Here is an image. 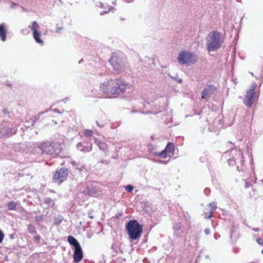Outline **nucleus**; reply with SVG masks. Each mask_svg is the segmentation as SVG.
Returning a JSON list of instances; mask_svg holds the SVG:
<instances>
[{
    "label": "nucleus",
    "mask_w": 263,
    "mask_h": 263,
    "mask_svg": "<svg viewBox=\"0 0 263 263\" xmlns=\"http://www.w3.org/2000/svg\"><path fill=\"white\" fill-rule=\"evenodd\" d=\"M128 83L120 79H110L104 82L100 86L101 90L109 97L124 92Z\"/></svg>",
    "instance_id": "f257e3e1"
},
{
    "label": "nucleus",
    "mask_w": 263,
    "mask_h": 263,
    "mask_svg": "<svg viewBox=\"0 0 263 263\" xmlns=\"http://www.w3.org/2000/svg\"><path fill=\"white\" fill-rule=\"evenodd\" d=\"M126 229L129 238L132 240H137L141 237L143 226L137 220H130L126 224Z\"/></svg>",
    "instance_id": "f03ea898"
},
{
    "label": "nucleus",
    "mask_w": 263,
    "mask_h": 263,
    "mask_svg": "<svg viewBox=\"0 0 263 263\" xmlns=\"http://www.w3.org/2000/svg\"><path fill=\"white\" fill-rule=\"evenodd\" d=\"M206 49L209 51L217 50L221 47L220 34L217 31L211 32L206 37Z\"/></svg>",
    "instance_id": "7ed1b4c3"
},
{
    "label": "nucleus",
    "mask_w": 263,
    "mask_h": 263,
    "mask_svg": "<svg viewBox=\"0 0 263 263\" xmlns=\"http://www.w3.org/2000/svg\"><path fill=\"white\" fill-rule=\"evenodd\" d=\"M40 149L43 153L49 155H54L60 152L61 147L59 143L46 142L40 144Z\"/></svg>",
    "instance_id": "20e7f679"
},
{
    "label": "nucleus",
    "mask_w": 263,
    "mask_h": 263,
    "mask_svg": "<svg viewBox=\"0 0 263 263\" xmlns=\"http://www.w3.org/2000/svg\"><path fill=\"white\" fill-rule=\"evenodd\" d=\"M109 62L112 66L114 69L118 71V73L123 71L125 68V65L122 59L117 53H112L109 60Z\"/></svg>",
    "instance_id": "39448f33"
},
{
    "label": "nucleus",
    "mask_w": 263,
    "mask_h": 263,
    "mask_svg": "<svg viewBox=\"0 0 263 263\" xmlns=\"http://www.w3.org/2000/svg\"><path fill=\"white\" fill-rule=\"evenodd\" d=\"M68 175V170L66 167H62L57 170L53 175V182L61 184L66 180Z\"/></svg>",
    "instance_id": "423d86ee"
},
{
    "label": "nucleus",
    "mask_w": 263,
    "mask_h": 263,
    "mask_svg": "<svg viewBox=\"0 0 263 263\" xmlns=\"http://www.w3.org/2000/svg\"><path fill=\"white\" fill-rule=\"evenodd\" d=\"M178 61L181 64H191L194 63L196 59L194 54L183 51L179 54Z\"/></svg>",
    "instance_id": "0eeeda50"
},
{
    "label": "nucleus",
    "mask_w": 263,
    "mask_h": 263,
    "mask_svg": "<svg viewBox=\"0 0 263 263\" xmlns=\"http://www.w3.org/2000/svg\"><path fill=\"white\" fill-rule=\"evenodd\" d=\"M256 87V84H254L251 86V88L249 89H248L246 92V95L245 96V98L243 101L244 104L247 107H250L253 105V102L255 99Z\"/></svg>",
    "instance_id": "6e6552de"
},
{
    "label": "nucleus",
    "mask_w": 263,
    "mask_h": 263,
    "mask_svg": "<svg viewBox=\"0 0 263 263\" xmlns=\"http://www.w3.org/2000/svg\"><path fill=\"white\" fill-rule=\"evenodd\" d=\"M40 26L37 23L34 21L32 23L31 30L32 31L33 36L36 43L43 45V41L41 39V33L38 31Z\"/></svg>",
    "instance_id": "1a4fd4ad"
},
{
    "label": "nucleus",
    "mask_w": 263,
    "mask_h": 263,
    "mask_svg": "<svg viewBox=\"0 0 263 263\" xmlns=\"http://www.w3.org/2000/svg\"><path fill=\"white\" fill-rule=\"evenodd\" d=\"M216 88L213 85H208L203 90L201 93V98L206 99L211 96L215 91Z\"/></svg>",
    "instance_id": "9d476101"
},
{
    "label": "nucleus",
    "mask_w": 263,
    "mask_h": 263,
    "mask_svg": "<svg viewBox=\"0 0 263 263\" xmlns=\"http://www.w3.org/2000/svg\"><path fill=\"white\" fill-rule=\"evenodd\" d=\"M73 261L78 263L81 261L83 258V254L81 247L74 248L73 255Z\"/></svg>",
    "instance_id": "9b49d317"
},
{
    "label": "nucleus",
    "mask_w": 263,
    "mask_h": 263,
    "mask_svg": "<svg viewBox=\"0 0 263 263\" xmlns=\"http://www.w3.org/2000/svg\"><path fill=\"white\" fill-rule=\"evenodd\" d=\"M7 30L6 26L4 24H0V38L3 42L6 40Z\"/></svg>",
    "instance_id": "f8f14e48"
},
{
    "label": "nucleus",
    "mask_w": 263,
    "mask_h": 263,
    "mask_svg": "<svg viewBox=\"0 0 263 263\" xmlns=\"http://www.w3.org/2000/svg\"><path fill=\"white\" fill-rule=\"evenodd\" d=\"M154 155L156 157H160L163 159H166L167 158H171L174 155L170 154L167 151H165V149L163 150L161 152H156L154 153Z\"/></svg>",
    "instance_id": "ddd939ff"
},
{
    "label": "nucleus",
    "mask_w": 263,
    "mask_h": 263,
    "mask_svg": "<svg viewBox=\"0 0 263 263\" xmlns=\"http://www.w3.org/2000/svg\"><path fill=\"white\" fill-rule=\"evenodd\" d=\"M97 192L96 188L92 186H87L83 191V193L86 195L92 196Z\"/></svg>",
    "instance_id": "4468645a"
},
{
    "label": "nucleus",
    "mask_w": 263,
    "mask_h": 263,
    "mask_svg": "<svg viewBox=\"0 0 263 263\" xmlns=\"http://www.w3.org/2000/svg\"><path fill=\"white\" fill-rule=\"evenodd\" d=\"M232 154L234 156H233V160H236L239 159H241L242 157V153L240 150L234 149L231 151Z\"/></svg>",
    "instance_id": "2eb2a0df"
},
{
    "label": "nucleus",
    "mask_w": 263,
    "mask_h": 263,
    "mask_svg": "<svg viewBox=\"0 0 263 263\" xmlns=\"http://www.w3.org/2000/svg\"><path fill=\"white\" fill-rule=\"evenodd\" d=\"M164 149L170 154L174 155L175 152V145L173 143L169 142L167 143Z\"/></svg>",
    "instance_id": "dca6fc26"
},
{
    "label": "nucleus",
    "mask_w": 263,
    "mask_h": 263,
    "mask_svg": "<svg viewBox=\"0 0 263 263\" xmlns=\"http://www.w3.org/2000/svg\"><path fill=\"white\" fill-rule=\"evenodd\" d=\"M67 240L71 245L74 246V248L80 247V245L77 239L72 236H68Z\"/></svg>",
    "instance_id": "f3484780"
},
{
    "label": "nucleus",
    "mask_w": 263,
    "mask_h": 263,
    "mask_svg": "<svg viewBox=\"0 0 263 263\" xmlns=\"http://www.w3.org/2000/svg\"><path fill=\"white\" fill-rule=\"evenodd\" d=\"M78 147L79 149L84 152H90L92 149V144H90L89 146H84L82 143H79Z\"/></svg>",
    "instance_id": "a211bd4d"
},
{
    "label": "nucleus",
    "mask_w": 263,
    "mask_h": 263,
    "mask_svg": "<svg viewBox=\"0 0 263 263\" xmlns=\"http://www.w3.org/2000/svg\"><path fill=\"white\" fill-rule=\"evenodd\" d=\"M28 232L31 234H35L37 233L35 227L32 224H30L27 226Z\"/></svg>",
    "instance_id": "6ab92c4d"
},
{
    "label": "nucleus",
    "mask_w": 263,
    "mask_h": 263,
    "mask_svg": "<svg viewBox=\"0 0 263 263\" xmlns=\"http://www.w3.org/2000/svg\"><path fill=\"white\" fill-rule=\"evenodd\" d=\"M213 212V209L212 210H208L207 211L204 212L203 216L206 219H210L212 216V213Z\"/></svg>",
    "instance_id": "aec40b11"
},
{
    "label": "nucleus",
    "mask_w": 263,
    "mask_h": 263,
    "mask_svg": "<svg viewBox=\"0 0 263 263\" xmlns=\"http://www.w3.org/2000/svg\"><path fill=\"white\" fill-rule=\"evenodd\" d=\"M8 208L9 210H16V203L14 201H10L8 203Z\"/></svg>",
    "instance_id": "412c9836"
},
{
    "label": "nucleus",
    "mask_w": 263,
    "mask_h": 263,
    "mask_svg": "<svg viewBox=\"0 0 263 263\" xmlns=\"http://www.w3.org/2000/svg\"><path fill=\"white\" fill-rule=\"evenodd\" d=\"M84 135L87 137H91L93 136V133L92 130L85 129L84 132Z\"/></svg>",
    "instance_id": "4be33fe9"
},
{
    "label": "nucleus",
    "mask_w": 263,
    "mask_h": 263,
    "mask_svg": "<svg viewBox=\"0 0 263 263\" xmlns=\"http://www.w3.org/2000/svg\"><path fill=\"white\" fill-rule=\"evenodd\" d=\"M41 237L40 235H35L33 237L34 242L36 243H39L41 240Z\"/></svg>",
    "instance_id": "5701e85b"
},
{
    "label": "nucleus",
    "mask_w": 263,
    "mask_h": 263,
    "mask_svg": "<svg viewBox=\"0 0 263 263\" xmlns=\"http://www.w3.org/2000/svg\"><path fill=\"white\" fill-rule=\"evenodd\" d=\"M106 120H107L105 119L104 120H103L100 123L98 121L96 122V123L99 126L103 127L106 123Z\"/></svg>",
    "instance_id": "b1692460"
},
{
    "label": "nucleus",
    "mask_w": 263,
    "mask_h": 263,
    "mask_svg": "<svg viewBox=\"0 0 263 263\" xmlns=\"http://www.w3.org/2000/svg\"><path fill=\"white\" fill-rule=\"evenodd\" d=\"M133 189L134 186L131 185H128L125 187L126 191L129 192H131L133 190Z\"/></svg>",
    "instance_id": "393cba45"
},
{
    "label": "nucleus",
    "mask_w": 263,
    "mask_h": 263,
    "mask_svg": "<svg viewBox=\"0 0 263 263\" xmlns=\"http://www.w3.org/2000/svg\"><path fill=\"white\" fill-rule=\"evenodd\" d=\"M209 206L210 208L209 210H212L213 209V211H215L217 208L214 203H211L209 204Z\"/></svg>",
    "instance_id": "a878e982"
},
{
    "label": "nucleus",
    "mask_w": 263,
    "mask_h": 263,
    "mask_svg": "<svg viewBox=\"0 0 263 263\" xmlns=\"http://www.w3.org/2000/svg\"><path fill=\"white\" fill-rule=\"evenodd\" d=\"M63 29V27L62 26H59V25H57L55 29L56 32L60 33Z\"/></svg>",
    "instance_id": "bb28decb"
},
{
    "label": "nucleus",
    "mask_w": 263,
    "mask_h": 263,
    "mask_svg": "<svg viewBox=\"0 0 263 263\" xmlns=\"http://www.w3.org/2000/svg\"><path fill=\"white\" fill-rule=\"evenodd\" d=\"M45 202L46 204H50L52 203V200L50 198H47L45 199Z\"/></svg>",
    "instance_id": "cd10ccee"
},
{
    "label": "nucleus",
    "mask_w": 263,
    "mask_h": 263,
    "mask_svg": "<svg viewBox=\"0 0 263 263\" xmlns=\"http://www.w3.org/2000/svg\"><path fill=\"white\" fill-rule=\"evenodd\" d=\"M4 238V234H3V232L0 230V243L3 242V240Z\"/></svg>",
    "instance_id": "c85d7f7f"
},
{
    "label": "nucleus",
    "mask_w": 263,
    "mask_h": 263,
    "mask_svg": "<svg viewBox=\"0 0 263 263\" xmlns=\"http://www.w3.org/2000/svg\"><path fill=\"white\" fill-rule=\"evenodd\" d=\"M204 232L206 235H208L210 234V230L209 229H206L204 230Z\"/></svg>",
    "instance_id": "c756f323"
},
{
    "label": "nucleus",
    "mask_w": 263,
    "mask_h": 263,
    "mask_svg": "<svg viewBox=\"0 0 263 263\" xmlns=\"http://www.w3.org/2000/svg\"><path fill=\"white\" fill-rule=\"evenodd\" d=\"M35 219H36V220H42L43 217H41V216H40V217H35Z\"/></svg>",
    "instance_id": "7c9ffc66"
},
{
    "label": "nucleus",
    "mask_w": 263,
    "mask_h": 263,
    "mask_svg": "<svg viewBox=\"0 0 263 263\" xmlns=\"http://www.w3.org/2000/svg\"><path fill=\"white\" fill-rule=\"evenodd\" d=\"M89 217L91 219L93 218V217L92 216H89Z\"/></svg>",
    "instance_id": "2f4dec72"
},
{
    "label": "nucleus",
    "mask_w": 263,
    "mask_h": 263,
    "mask_svg": "<svg viewBox=\"0 0 263 263\" xmlns=\"http://www.w3.org/2000/svg\"><path fill=\"white\" fill-rule=\"evenodd\" d=\"M260 244H261L262 245V246H263V241L261 242Z\"/></svg>",
    "instance_id": "473e14b6"
}]
</instances>
